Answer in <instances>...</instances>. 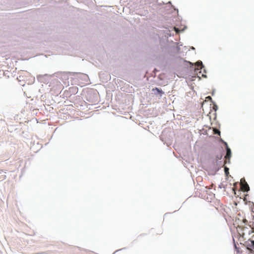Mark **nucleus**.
Here are the masks:
<instances>
[{"label":"nucleus","mask_w":254,"mask_h":254,"mask_svg":"<svg viewBox=\"0 0 254 254\" xmlns=\"http://www.w3.org/2000/svg\"><path fill=\"white\" fill-rule=\"evenodd\" d=\"M214 133L216 134H220V131L218 129H214Z\"/></svg>","instance_id":"obj_7"},{"label":"nucleus","mask_w":254,"mask_h":254,"mask_svg":"<svg viewBox=\"0 0 254 254\" xmlns=\"http://www.w3.org/2000/svg\"><path fill=\"white\" fill-rule=\"evenodd\" d=\"M174 30L176 31V32L177 33H179V32H180V30L179 29V28H176V27H175L174 28Z\"/></svg>","instance_id":"obj_9"},{"label":"nucleus","mask_w":254,"mask_h":254,"mask_svg":"<svg viewBox=\"0 0 254 254\" xmlns=\"http://www.w3.org/2000/svg\"><path fill=\"white\" fill-rule=\"evenodd\" d=\"M224 170H225V172L226 173V174L228 173L229 169L228 168L225 167Z\"/></svg>","instance_id":"obj_10"},{"label":"nucleus","mask_w":254,"mask_h":254,"mask_svg":"<svg viewBox=\"0 0 254 254\" xmlns=\"http://www.w3.org/2000/svg\"><path fill=\"white\" fill-rule=\"evenodd\" d=\"M241 180H243V184H245V182H244V180H245L244 179H242Z\"/></svg>","instance_id":"obj_12"},{"label":"nucleus","mask_w":254,"mask_h":254,"mask_svg":"<svg viewBox=\"0 0 254 254\" xmlns=\"http://www.w3.org/2000/svg\"><path fill=\"white\" fill-rule=\"evenodd\" d=\"M241 180H243V184H245V182H244V180H245L244 179H242Z\"/></svg>","instance_id":"obj_11"},{"label":"nucleus","mask_w":254,"mask_h":254,"mask_svg":"<svg viewBox=\"0 0 254 254\" xmlns=\"http://www.w3.org/2000/svg\"><path fill=\"white\" fill-rule=\"evenodd\" d=\"M231 150L230 148H227V153H226V155L225 157V158H226V159H228L229 160H230V156H231Z\"/></svg>","instance_id":"obj_3"},{"label":"nucleus","mask_w":254,"mask_h":254,"mask_svg":"<svg viewBox=\"0 0 254 254\" xmlns=\"http://www.w3.org/2000/svg\"><path fill=\"white\" fill-rule=\"evenodd\" d=\"M248 223V221L246 218H243L242 220H240L239 218L238 219V226L239 227H243L244 226L247 225Z\"/></svg>","instance_id":"obj_2"},{"label":"nucleus","mask_w":254,"mask_h":254,"mask_svg":"<svg viewBox=\"0 0 254 254\" xmlns=\"http://www.w3.org/2000/svg\"><path fill=\"white\" fill-rule=\"evenodd\" d=\"M153 91H154V90H156V91H157V92H158L159 94H160L161 96L162 95V94H163V92L161 90L159 89V88H154V89H153Z\"/></svg>","instance_id":"obj_6"},{"label":"nucleus","mask_w":254,"mask_h":254,"mask_svg":"<svg viewBox=\"0 0 254 254\" xmlns=\"http://www.w3.org/2000/svg\"><path fill=\"white\" fill-rule=\"evenodd\" d=\"M212 100V98L210 96H207L205 98V101H209Z\"/></svg>","instance_id":"obj_8"},{"label":"nucleus","mask_w":254,"mask_h":254,"mask_svg":"<svg viewBox=\"0 0 254 254\" xmlns=\"http://www.w3.org/2000/svg\"><path fill=\"white\" fill-rule=\"evenodd\" d=\"M244 182H245V184H243V180H241V189L244 191H248L250 190L249 186L245 181V180H244Z\"/></svg>","instance_id":"obj_1"},{"label":"nucleus","mask_w":254,"mask_h":254,"mask_svg":"<svg viewBox=\"0 0 254 254\" xmlns=\"http://www.w3.org/2000/svg\"><path fill=\"white\" fill-rule=\"evenodd\" d=\"M195 64L198 67H200V68H202V67L203 66L201 61L197 62Z\"/></svg>","instance_id":"obj_5"},{"label":"nucleus","mask_w":254,"mask_h":254,"mask_svg":"<svg viewBox=\"0 0 254 254\" xmlns=\"http://www.w3.org/2000/svg\"><path fill=\"white\" fill-rule=\"evenodd\" d=\"M249 246L250 248H248V249L251 250V251L254 250V241H251V244L249 245Z\"/></svg>","instance_id":"obj_4"}]
</instances>
